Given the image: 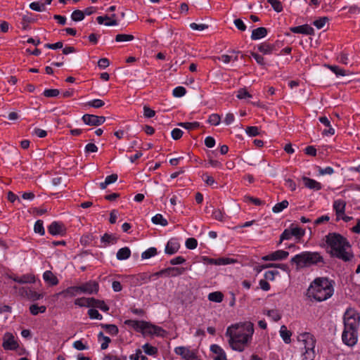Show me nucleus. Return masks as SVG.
<instances>
[{
    "label": "nucleus",
    "instance_id": "nucleus-52",
    "mask_svg": "<svg viewBox=\"0 0 360 360\" xmlns=\"http://www.w3.org/2000/svg\"><path fill=\"white\" fill-rule=\"evenodd\" d=\"M292 231L290 229H286L283 231V232L281 233L280 236V241L279 243H281L283 240H289L292 238Z\"/></svg>",
    "mask_w": 360,
    "mask_h": 360
},
{
    "label": "nucleus",
    "instance_id": "nucleus-59",
    "mask_svg": "<svg viewBox=\"0 0 360 360\" xmlns=\"http://www.w3.org/2000/svg\"><path fill=\"white\" fill-rule=\"evenodd\" d=\"M319 174L325 175V174H332L334 172L333 169L331 167H327L326 168H321V167H317Z\"/></svg>",
    "mask_w": 360,
    "mask_h": 360
},
{
    "label": "nucleus",
    "instance_id": "nucleus-14",
    "mask_svg": "<svg viewBox=\"0 0 360 360\" xmlns=\"http://www.w3.org/2000/svg\"><path fill=\"white\" fill-rule=\"evenodd\" d=\"M174 352L177 355L181 356L184 360H190L197 354L195 350H191L184 346L176 347Z\"/></svg>",
    "mask_w": 360,
    "mask_h": 360
},
{
    "label": "nucleus",
    "instance_id": "nucleus-33",
    "mask_svg": "<svg viewBox=\"0 0 360 360\" xmlns=\"http://www.w3.org/2000/svg\"><path fill=\"white\" fill-rule=\"evenodd\" d=\"M258 50L264 54H271L274 50V46L262 43L258 46Z\"/></svg>",
    "mask_w": 360,
    "mask_h": 360
},
{
    "label": "nucleus",
    "instance_id": "nucleus-7",
    "mask_svg": "<svg viewBox=\"0 0 360 360\" xmlns=\"http://www.w3.org/2000/svg\"><path fill=\"white\" fill-rule=\"evenodd\" d=\"M297 340L302 345L301 347L302 360H314L316 342L314 336L309 333H303L298 335Z\"/></svg>",
    "mask_w": 360,
    "mask_h": 360
},
{
    "label": "nucleus",
    "instance_id": "nucleus-17",
    "mask_svg": "<svg viewBox=\"0 0 360 360\" xmlns=\"http://www.w3.org/2000/svg\"><path fill=\"white\" fill-rule=\"evenodd\" d=\"M210 350L216 354L213 360H228L225 352L220 346L212 345L210 347Z\"/></svg>",
    "mask_w": 360,
    "mask_h": 360
},
{
    "label": "nucleus",
    "instance_id": "nucleus-43",
    "mask_svg": "<svg viewBox=\"0 0 360 360\" xmlns=\"http://www.w3.org/2000/svg\"><path fill=\"white\" fill-rule=\"evenodd\" d=\"M134 39V37L132 34H117L115 37V41L117 42L131 41Z\"/></svg>",
    "mask_w": 360,
    "mask_h": 360
},
{
    "label": "nucleus",
    "instance_id": "nucleus-6",
    "mask_svg": "<svg viewBox=\"0 0 360 360\" xmlns=\"http://www.w3.org/2000/svg\"><path fill=\"white\" fill-rule=\"evenodd\" d=\"M124 324L131 327L136 331L141 333L143 335H155L157 336H164L166 331L161 327L153 325L145 321L126 320Z\"/></svg>",
    "mask_w": 360,
    "mask_h": 360
},
{
    "label": "nucleus",
    "instance_id": "nucleus-11",
    "mask_svg": "<svg viewBox=\"0 0 360 360\" xmlns=\"http://www.w3.org/2000/svg\"><path fill=\"white\" fill-rule=\"evenodd\" d=\"M19 293L21 296L27 299L36 301L43 297V295L32 290L30 288L22 287L19 288Z\"/></svg>",
    "mask_w": 360,
    "mask_h": 360
},
{
    "label": "nucleus",
    "instance_id": "nucleus-2",
    "mask_svg": "<svg viewBox=\"0 0 360 360\" xmlns=\"http://www.w3.org/2000/svg\"><path fill=\"white\" fill-rule=\"evenodd\" d=\"M343 323L342 340L346 345L352 347L356 344L358 340L360 314L354 309L349 308L344 314Z\"/></svg>",
    "mask_w": 360,
    "mask_h": 360
},
{
    "label": "nucleus",
    "instance_id": "nucleus-16",
    "mask_svg": "<svg viewBox=\"0 0 360 360\" xmlns=\"http://www.w3.org/2000/svg\"><path fill=\"white\" fill-rule=\"evenodd\" d=\"M290 30L293 33L304 34L307 35H314V30L310 25L305 24L296 27H291Z\"/></svg>",
    "mask_w": 360,
    "mask_h": 360
},
{
    "label": "nucleus",
    "instance_id": "nucleus-21",
    "mask_svg": "<svg viewBox=\"0 0 360 360\" xmlns=\"http://www.w3.org/2000/svg\"><path fill=\"white\" fill-rule=\"evenodd\" d=\"M79 292V291L78 286H71L58 292L57 295L62 296L64 298H70L75 297Z\"/></svg>",
    "mask_w": 360,
    "mask_h": 360
},
{
    "label": "nucleus",
    "instance_id": "nucleus-13",
    "mask_svg": "<svg viewBox=\"0 0 360 360\" xmlns=\"http://www.w3.org/2000/svg\"><path fill=\"white\" fill-rule=\"evenodd\" d=\"M174 352L177 355L181 356L184 360H190L197 354L195 350H191L184 346L176 347Z\"/></svg>",
    "mask_w": 360,
    "mask_h": 360
},
{
    "label": "nucleus",
    "instance_id": "nucleus-61",
    "mask_svg": "<svg viewBox=\"0 0 360 360\" xmlns=\"http://www.w3.org/2000/svg\"><path fill=\"white\" fill-rule=\"evenodd\" d=\"M143 115L147 118H151L155 116V112L149 107L145 105L143 107Z\"/></svg>",
    "mask_w": 360,
    "mask_h": 360
},
{
    "label": "nucleus",
    "instance_id": "nucleus-23",
    "mask_svg": "<svg viewBox=\"0 0 360 360\" xmlns=\"http://www.w3.org/2000/svg\"><path fill=\"white\" fill-rule=\"evenodd\" d=\"M267 29L264 27H260L255 29L252 32L251 39L252 40H257L264 38L267 34Z\"/></svg>",
    "mask_w": 360,
    "mask_h": 360
},
{
    "label": "nucleus",
    "instance_id": "nucleus-45",
    "mask_svg": "<svg viewBox=\"0 0 360 360\" xmlns=\"http://www.w3.org/2000/svg\"><path fill=\"white\" fill-rule=\"evenodd\" d=\"M328 67L337 76H339V75L345 76V75H347V72L345 70L340 68L339 66H337V65H328Z\"/></svg>",
    "mask_w": 360,
    "mask_h": 360
},
{
    "label": "nucleus",
    "instance_id": "nucleus-53",
    "mask_svg": "<svg viewBox=\"0 0 360 360\" xmlns=\"http://www.w3.org/2000/svg\"><path fill=\"white\" fill-rule=\"evenodd\" d=\"M186 247L189 250L195 249L198 245V241L194 238H189L186 240Z\"/></svg>",
    "mask_w": 360,
    "mask_h": 360
},
{
    "label": "nucleus",
    "instance_id": "nucleus-58",
    "mask_svg": "<svg viewBox=\"0 0 360 360\" xmlns=\"http://www.w3.org/2000/svg\"><path fill=\"white\" fill-rule=\"evenodd\" d=\"M252 95L245 89H240L238 91L237 98L239 99H243L246 98H251Z\"/></svg>",
    "mask_w": 360,
    "mask_h": 360
},
{
    "label": "nucleus",
    "instance_id": "nucleus-24",
    "mask_svg": "<svg viewBox=\"0 0 360 360\" xmlns=\"http://www.w3.org/2000/svg\"><path fill=\"white\" fill-rule=\"evenodd\" d=\"M44 281L51 285H56L58 283V279L51 271H46L43 274Z\"/></svg>",
    "mask_w": 360,
    "mask_h": 360
},
{
    "label": "nucleus",
    "instance_id": "nucleus-39",
    "mask_svg": "<svg viewBox=\"0 0 360 360\" xmlns=\"http://www.w3.org/2000/svg\"><path fill=\"white\" fill-rule=\"evenodd\" d=\"M158 253L157 249L155 248H150L141 254V258L143 259H150L152 257H154Z\"/></svg>",
    "mask_w": 360,
    "mask_h": 360
},
{
    "label": "nucleus",
    "instance_id": "nucleus-55",
    "mask_svg": "<svg viewBox=\"0 0 360 360\" xmlns=\"http://www.w3.org/2000/svg\"><path fill=\"white\" fill-rule=\"evenodd\" d=\"M221 118L218 114H212L208 119L209 123L214 126L219 124Z\"/></svg>",
    "mask_w": 360,
    "mask_h": 360
},
{
    "label": "nucleus",
    "instance_id": "nucleus-36",
    "mask_svg": "<svg viewBox=\"0 0 360 360\" xmlns=\"http://www.w3.org/2000/svg\"><path fill=\"white\" fill-rule=\"evenodd\" d=\"M91 300V297H89V298H86V297L77 298V299H76L75 300V304L78 305L79 307H91V304H92V303H91V302H90Z\"/></svg>",
    "mask_w": 360,
    "mask_h": 360
},
{
    "label": "nucleus",
    "instance_id": "nucleus-19",
    "mask_svg": "<svg viewBox=\"0 0 360 360\" xmlns=\"http://www.w3.org/2000/svg\"><path fill=\"white\" fill-rule=\"evenodd\" d=\"M180 248L179 243L175 239L169 240L165 247V253L168 255H174L176 253Z\"/></svg>",
    "mask_w": 360,
    "mask_h": 360
},
{
    "label": "nucleus",
    "instance_id": "nucleus-26",
    "mask_svg": "<svg viewBox=\"0 0 360 360\" xmlns=\"http://www.w3.org/2000/svg\"><path fill=\"white\" fill-rule=\"evenodd\" d=\"M90 302H91V303H92V304H91V307L98 308L103 311H108L109 310V307L107 304H105L103 300H99L94 297H91Z\"/></svg>",
    "mask_w": 360,
    "mask_h": 360
},
{
    "label": "nucleus",
    "instance_id": "nucleus-64",
    "mask_svg": "<svg viewBox=\"0 0 360 360\" xmlns=\"http://www.w3.org/2000/svg\"><path fill=\"white\" fill-rule=\"evenodd\" d=\"M234 25H236V27L240 31H245L246 30V25L244 24L243 21L240 19V18H238V19H236L234 20Z\"/></svg>",
    "mask_w": 360,
    "mask_h": 360
},
{
    "label": "nucleus",
    "instance_id": "nucleus-63",
    "mask_svg": "<svg viewBox=\"0 0 360 360\" xmlns=\"http://www.w3.org/2000/svg\"><path fill=\"white\" fill-rule=\"evenodd\" d=\"M279 273L276 270L268 271L264 274V278L266 280L273 281L275 278L276 275H278Z\"/></svg>",
    "mask_w": 360,
    "mask_h": 360
},
{
    "label": "nucleus",
    "instance_id": "nucleus-31",
    "mask_svg": "<svg viewBox=\"0 0 360 360\" xmlns=\"http://www.w3.org/2000/svg\"><path fill=\"white\" fill-rule=\"evenodd\" d=\"M289 252L285 250H279L272 252L274 261L284 259L288 257Z\"/></svg>",
    "mask_w": 360,
    "mask_h": 360
},
{
    "label": "nucleus",
    "instance_id": "nucleus-1",
    "mask_svg": "<svg viewBox=\"0 0 360 360\" xmlns=\"http://www.w3.org/2000/svg\"><path fill=\"white\" fill-rule=\"evenodd\" d=\"M253 333V323L246 321L229 326L226 336L229 338V344L233 350L243 352L252 340Z\"/></svg>",
    "mask_w": 360,
    "mask_h": 360
},
{
    "label": "nucleus",
    "instance_id": "nucleus-8",
    "mask_svg": "<svg viewBox=\"0 0 360 360\" xmlns=\"http://www.w3.org/2000/svg\"><path fill=\"white\" fill-rule=\"evenodd\" d=\"M82 120L87 125L100 126L105 122V117L103 116L85 114L82 116Z\"/></svg>",
    "mask_w": 360,
    "mask_h": 360
},
{
    "label": "nucleus",
    "instance_id": "nucleus-15",
    "mask_svg": "<svg viewBox=\"0 0 360 360\" xmlns=\"http://www.w3.org/2000/svg\"><path fill=\"white\" fill-rule=\"evenodd\" d=\"M10 278L20 284L33 283L35 282V277L31 274H23L20 276L15 275L11 276Z\"/></svg>",
    "mask_w": 360,
    "mask_h": 360
},
{
    "label": "nucleus",
    "instance_id": "nucleus-46",
    "mask_svg": "<svg viewBox=\"0 0 360 360\" xmlns=\"http://www.w3.org/2000/svg\"><path fill=\"white\" fill-rule=\"evenodd\" d=\"M267 2L271 4L272 8L276 12H281L283 11V6L281 2L278 0H267Z\"/></svg>",
    "mask_w": 360,
    "mask_h": 360
},
{
    "label": "nucleus",
    "instance_id": "nucleus-37",
    "mask_svg": "<svg viewBox=\"0 0 360 360\" xmlns=\"http://www.w3.org/2000/svg\"><path fill=\"white\" fill-rule=\"evenodd\" d=\"M152 221L155 224H160L163 226H165L168 224L167 219H165L160 214H157L153 217Z\"/></svg>",
    "mask_w": 360,
    "mask_h": 360
},
{
    "label": "nucleus",
    "instance_id": "nucleus-60",
    "mask_svg": "<svg viewBox=\"0 0 360 360\" xmlns=\"http://www.w3.org/2000/svg\"><path fill=\"white\" fill-rule=\"evenodd\" d=\"M190 27L194 30L202 31L207 29L208 25L206 24H197L195 22H192L190 24Z\"/></svg>",
    "mask_w": 360,
    "mask_h": 360
},
{
    "label": "nucleus",
    "instance_id": "nucleus-25",
    "mask_svg": "<svg viewBox=\"0 0 360 360\" xmlns=\"http://www.w3.org/2000/svg\"><path fill=\"white\" fill-rule=\"evenodd\" d=\"M185 270L184 267H168L165 269V276L175 277L183 274Z\"/></svg>",
    "mask_w": 360,
    "mask_h": 360
},
{
    "label": "nucleus",
    "instance_id": "nucleus-47",
    "mask_svg": "<svg viewBox=\"0 0 360 360\" xmlns=\"http://www.w3.org/2000/svg\"><path fill=\"white\" fill-rule=\"evenodd\" d=\"M34 230L35 233H38L41 236L44 234L45 231L43 226V221L41 220H37L35 222Z\"/></svg>",
    "mask_w": 360,
    "mask_h": 360
},
{
    "label": "nucleus",
    "instance_id": "nucleus-32",
    "mask_svg": "<svg viewBox=\"0 0 360 360\" xmlns=\"http://www.w3.org/2000/svg\"><path fill=\"white\" fill-rule=\"evenodd\" d=\"M46 310V307L44 305L39 307L37 304H34L30 307V311L34 316H36L39 313H44Z\"/></svg>",
    "mask_w": 360,
    "mask_h": 360
},
{
    "label": "nucleus",
    "instance_id": "nucleus-42",
    "mask_svg": "<svg viewBox=\"0 0 360 360\" xmlns=\"http://www.w3.org/2000/svg\"><path fill=\"white\" fill-rule=\"evenodd\" d=\"M30 8L35 11L42 12L46 11L45 4L39 2H32L30 4Z\"/></svg>",
    "mask_w": 360,
    "mask_h": 360
},
{
    "label": "nucleus",
    "instance_id": "nucleus-20",
    "mask_svg": "<svg viewBox=\"0 0 360 360\" xmlns=\"http://www.w3.org/2000/svg\"><path fill=\"white\" fill-rule=\"evenodd\" d=\"M302 181L304 182V186L309 189L319 191L321 188V184L314 179L303 176Z\"/></svg>",
    "mask_w": 360,
    "mask_h": 360
},
{
    "label": "nucleus",
    "instance_id": "nucleus-56",
    "mask_svg": "<svg viewBox=\"0 0 360 360\" xmlns=\"http://www.w3.org/2000/svg\"><path fill=\"white\" fill-rule=\"evenodd\" d=\"M184 131L181 129L175 128L172 131L171 136L174 140H179L182 137Z\"/></svg>",
    "mask_w": 360,
    "mask_h": 360
},
{
    "label": "nucleus",
    "instance_id": "nucleus-48",
    "mask_svg": "<svg viewBox=\"0 0 360 360\" xmlns=\"http://www.w3.org/2000/svg\"><path fill=\"white\" fill-rule=\"evenodd\" d=\"M104 105H105V103L101 99H94L91 101H89L86 103V105L93 107L95 108H100L103 107Z\"/></svg>",
    "mask_w": 360,
    "mask_h": 360
},
{
    "label": "nucleus",
    "instance_id": "nucleus-41",
    "mask_svg": "<svg viewBox=\"0 0 360 360\" xmlns=\"http://www.w3.org/2000/svg\"><path fill=\"white\" fill-rule=\"evenodd\" d=\"M144 352L150 356L155 355L158 353V348L153 346H151L148 343L145 344L142 347Z\"/></svg>",
    "mask_w": 360,
    "mask_h": 360
},
{
    "label": "nucleus",
    "instance_id": "nucleus-30",
    "mask_svg": "<svg viewBox=\"0 0 360 360\" xmlns=\"http://www.w3.org/2000/svg\"><path fill=\"white\" fill-rule=\"evenodd\" d=\"M223 298H224V295L222 294V292H219V291L210 292L208 295V300L210 301L217 302V303L222 302Z\"/></svg>",
    "mask_w": 360,
    "mask_h": 360
},
{
    "label": "nucleus",
    "instance_id": "nucleus-12",
    "mask_svg": "<svg viewBox=\"0 0 360 360\" xmlns=\"http://www.w3.org/2000/svg\"><path fill=\"white\" fill-rule=\"evenodd\" d=\"M131 283L135 285H141L148 283L151 280V276L148 273H141L137 275L130 276Z\"/></svg>",
    "mask_w": 360,
    "mask_h": 360
},
{
    "label": "nucleus",
    "instance_id": "nucleus-40",
    "mask_svg": "<svg viewBox=\"0 0 360 360\" xmlns=\"http://www.w3.org/2000/svg\"><path fill=\"white\" fill-rule=\"evenodd\" d=\"M84 18V15L83 11L81 10H75L71 14V19L75 22H79L83 20Z\"/></svg>",
    "mask_w": 360,
    "mask_h": 360
},
{
    "label": "nucleus",
    "instance_id": "nucleus-22",
    "mask_svg": "<svg viewBox=\"0 0 360 360\" xmlns=\"http://www.w3.org/2000/svg\"><path fill=\"white\" fill-rule=\"evenodd\" d=\"M346 203L345 201L338 200H335L333 203V208L336 212L337 221L340 219V217L344 214L345 210Z\"/></svg>",
    "mask_w": 360,
    "mask_h": 360
},
{
    "label": "nucleus",
    "instance_id": "nucleus-29",
    "mask_svg": "<svg viewBox=\"0 0 360 360\" xmlns=\"http://www.w3.org/2000/svg\"><path fill=\"white\" fill-rule=\"evenodd\" d=\"M280 335L285 343L288 344L291 342L292 333L287 329L285 326L283 325L281 327Z\"/></svg>",
    "mask_w": 360,
    "mask_h": 360
},
{
    "label": "nucleus",
    "instance_id": "nucleus-4",
    "mask_svg": "<svg viewBox=\"0 0 360 360\" xmlns=\"http://www.w3.org/2000/svg\"><path fill=\"white\" fill-rule=\"evenodd\" d=\"M333 281L328 278H316L307 289V296L311 300L322 302L330 298L333 294Z\"/></svg>",
    "mask_w": 360,
    "mask_h": 360
},
{
    "label": "nucleus",
    "instance_id": "nucleus-28",
    "mask_svg": "<svg viewBox=\"0 0 360 360\" xmlns=\"http://www.w3.org/2000/svg\"><path fill=\"white\" fill-rule=\"evenodd\" d=\"M100 326L105 329L106 332L110 335H117L119 332L117 326L115 324L101 323Z\"/></svg>",
    "mask_w": 360,
    "mask_h": 360
},
{
    "label": "nucleus",
    "instance_id": "nucleus-44",
    "mask_svg": "<svg viewBox=\"0 0 360 360\" xmlns=\"http://www.w3.org/2000/svg\"><path fill=\"white\" fill-rule=\"evenodd\" d=\"M329 20V18L328 17H321L319 19L314 20L313 22V25L317 28V29H321L324 27L326 22H328Z\"/></svg>",
    "mask_w": 360,
    "mask_h": 360
},
{
    "label": "nucleus",
    "instance_id": "nucleus-38",
    "mask_svg": "<svg viewBox=\"0 0 360 360\" xmlns=\"http://www.w3.org/2000/svg\"><path fill=\"white\" fill-rule=\"evenodd\" d=\"M177 125L179 127H181L184 129H186L188 130H193L194 129H196L199 127L200 123L198 122H179L177 123Z\"/></svg>",
    "mask_w": 360,
    "mask_h": 360
},
{
    "label": "nucleus",
    "instance_id": "nucleus-57",
    "mask_svg": "<svg viewBox=\"0 0 360 360\" xmlns=\"http://www.w3.org/2000/svg\"><path fill=\"white\" fill-rule=\"evenodd\" d=\"M245 131L250 136H256L259 134V130L257 127H248Z\"/></svg>",
    "mask_w": 360,
    "mask_h": 360
},
{
    "label": "nucleus",
    "instance_id": "nucleus-27",
    "mask_svg": "<svg viewBox=\"0 0 360 360\" xmlns=\"http://www.w3.org/2000/svg\"><path fill=\"white\" fill-rule=\"evenodd\" d=\"M131 256V250L128 247H124L120 248L116 255L117 259L118 260H124Z\"/></svg>",
    "mask_w": 360,
    "mask_h": 360
},
{
    "label": "nucleus",
    "instance_id": "nucleus-18",
    "mask_svg": "<svg viewBox=\"0 0 360 360\" xmlns=\"http://www.w3.org/2000/svg\"><path fill=\"white\" fill-rule=\"evenodd\" d=\"M48 230L53 236L61 235L64 232V227L63 224L58 221H53L49 226Z\"/></svg>",
    "mask_w": 360,
    "mask_h": 360
},
{
    "label": "nucleus",
    "instance_id": "nucleus-34",
    "mask_svg": "<svg viewBox=\"0 0 360 360\" xmlns=\"http://www.w3.org/2000/svg\"><path fill=\"white\" fill-rule=\"evenodd\" d=\"M289 205V202L288 200H283L282 202H278L277 204H276L273 208H272V211L274 212V213H278V212H282L284 209L287 208L288 206Z\"/></svg>",
    "mask_w": 360,
    "mask_h": 360
},
{
    "label": "nucleus",
    "instance_id": "nucleus-5",
    "mask_svg": "<svg viewBox=\"0 0 360 360\" xmlns=\"http://www.w3.org/2000/svg\"><path fill=\"white\" fill-rule=\"evenodd\" d=\"M292 264L296 265V269L324 264V259L318 252L305 251L296 255L290 259Z\"/></svg>",
    "mask_w": 360,
    "mask_h": 360
},
{
    "label": "nucleus",
    "instance_id": "nucleus-62",
    "mask_svg": "<svg viewBox=\"0 0 360 360\" xmlns=\"http://www.w3.org/2000/svg\"><path fill=\"white\" fill-rule=\"evenodd\" d=\"M231 58H232V56L226 55V54H224V55H221V56L214 57L213 60L214 61H216L217 60H221L224 63H229L231 60Z\"/></svg>",
    "mask_w": 360,
    "mask_h": 360
},
{
    "label": "nucleus",
    "instance_id": "nucleus-35",
    "mask_svg": "<svg viewBox=\"0 0 360 360\" xmlns=\"http://www.w3.org/2000/svg\"><path fill=\"white\" fill-rule=\"evenodd\" d=\"M290 228L292 231V236H295L297 239H300L305 233L304 229L297 226L294 227L293 224Z\"/></svg>",
    "mask_w": 360,
    "mask_h": 360
},
{
    "label": "nucleus",
    "instance_id": "nucleus-10",
    "mask_svg": "<svg viewBox=\"0 0 360 360\" xmlns=\"http://www.w3.org/2000/svg\"><path fill=\"white\" fill-rule=\"evenodd\" d=\"M79 291L87 293V294H94L97 293L99 289L98 283L94 281H90L89 282H86L79 286Z\"/></svg>",
    "mask_w": 360,
    "mask_h": 360
},
{
    "label": "nucleus",
    "instance_id": "nucleus-9",
    "mask_svg": "<svg viewBox=\"0 0 360 360\" xmlns=\"http://www.w3.org/2000/svg\"><path fill=\"white\" fill-rule=\"evenodd\" d=\"M3 340L2 347L6 350H15L18 347V342L11 333H5Z\"/></svg>",
    "mask_w": 360,
    "mask_h": 360
},
{
    "label": "nucleus",
    "instance_id": "nucleus-50",
    "mask_svg": "<svg viewBox=\"0 0 360 360\" xmlns=\"http://www.w3.org/2000/svg\"><path fill=\"white\" fill-rule=\"evenodd\" d=\"M186 90L184 87L177 86L175 89H174L172 94L174 97L179 98L184 96L186 94Z\"/></svg>",
    "mask_w": 360,
    "mask_h": 360
},
{
    "label": "nucleus",
    "instance_id": "nucleus-51",
    "mask_svg": "<svg viewBox=\"0 0 360 360\" xmlns=\"http://www.w3.org/2000/svg\"><path fill=\"white\" fill-rule=\"evenodd\" d=\"M88 315L91 319L101 320L103 319L102 315L95 309H90L88 311Z\"/></svg>",
    "mask_w": 360,
    "mask_h": 360
},
{
    "label": "nucleus",
    "instance_id": "nucleus-3",
    "mask_svg": "<svg viewBox=\"0 0 360 360\" xmlns=\"http://www.w3.org/2000/svg\"><path fill=\"white\" fill-rule=\"evenodd\" d=\"M326 242L330 248V255L345 262L350 261L354 255L348 251L350 248L349 241L346 238L338 233H330L326 236Z\"/></svg>",
    "mask_w": 360,
    "mask_h": 360
},
{
    "label": "nucleus",
    "instance_id": "nucleus-54",
    "mask_svg": "<svg viewBox=\"0 0 360 360\" xmlns=\"http://www.w3.org/2000/svg\"><path fill=\"white\" fill-rule=\"evenodd\" d=\"M60 91L58 89H46L44 90L43 94L46 97H56L59 95Z\"/></svg>",
    "mask_w": 360,
    "mask_h": 360
},
{
    "label": "nucleus",
    "instance_id": "nucleus-49",
    "mask_svg": "<svg viewBox=\"0 0 360 360\" xmlns=\"http://www.w3.org/2000/svg\"><path fill=\"white\" fill-rule=\"evenodd\" d=\"M266 314L274 321H278L281 319V315L276 309L268 310Z\"/></svg>",
    "mask_w": 360,
    "mask_h": 360
}]
</instances>
